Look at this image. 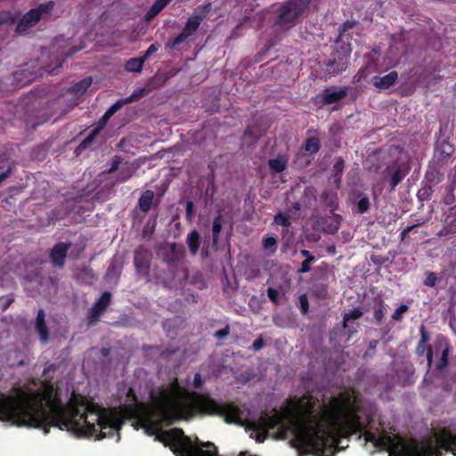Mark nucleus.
<instances>
[{
    "instance_id": "1",
    "label": "nucleus",
    "mask_w": 456,
    "mask_h": 456,
    "mask_svg": "<svg viewBox=\"0 0 456 456\" xmlns=\"http://www.w3.org/2000/svg\"><path fill=\"white\" fill-rule=\"evenodd\" d=\"M314 406L307 402L305 406L304 418L312 422L311 433L308 440L314 452L321 456H333L335 452L343 450L340 446L341 439L349 438L355 434H362L366 442L372 443L375 448L387 449L392 447L394 452L402 451L404 456H425L416 440L404 442L401 437L397 441L390 436H377L373 432L367 430L372 419L366 416L362 420L360 416L362 402L355 388H348L340 392L338 396L331 398L330 408L326 410L330 424L322 425L313 414Z\"/></svg>"
},
{
    "instance_id": "2",
    "label": "nucleus",
    "mask_w": 456,
    "mask_h": 456,
    "mask_svg": "<svg viewBox=\"0 0 456 456\" xmlns=\"http://www.w3.org/2000/svg\"><path fill=\"white\" fill-rule=\"evenodd\" d=\"M152 405L167 425L179 420H190L193 417L216 416L225 423L242 425L244 411L231 401H216L209 394L188 392L177 379L167 388L160 387L156 395H151Z\"/></svg>"
},
{
    "instance_id": "3",
    "label": "nucleus",
    "mask_w": 456,
    "mask_h": 456,
    "mask_svg": "<svg viewBox=\"0 0 456 456\" xmlns=\"http://www.w3.org/2000/svg\"><path fill=\"white\" fill-rule=\"evenodd\" d=\"M13 396L0 393V420L37 428V391Z\"/></svg>"
},
{
    "instance_id": "4",
    "label": "nucleus",
    "mask_w": 456,
    "mask_h": 456,
    "mask_svg": "<svg viewBox=\"0 0 456 456\" xmlns=\"http://www.w3.org/2000/svg\"><path fill=\"white\" fill-rule=\"evenodd\" d=\"M157 439L173 452L175 456H220L217 447L211 442H201L196 437L195 443L182 428H175L163 432ZM238 456H257L249 452H240Z\"/></svg>"
},
{
    "instance_id": "5",
    "label": "nucleus",
    "mask_w": 456,
    "mask_h": 456,
    "mask_svg": "<svg viewBox=\"0 0 456 456\" xmlns=\"http://www.w3.org/2000/svg\"><path fill=\"white\" fill-rule=\"evenodd\" d=\"M308 0H286L276 10L273 26L281 31L292 28L308 7Z\"/></svg>"
},
{
    "instance_id": "6",
    "label": "nucleus",
    "mask_w": 456,
    "mask_h": 456,
    "mask_svg": "<svg viewBox=\"0 0 456 456\" xmlns=\"http://www.w3.org/2000/svg\"><path fill=\"white\" fill-rule=\"evenodd\" d=\"M436 446L433 445L432 442L427 444L417 442V444L425 451V456H442V451L451 452L453 456H456V436H454L451 430L447 428H443L437 433L435 434ZM389 452V456H404L403 450L394 452L392 447L384 449Z\"/></svg>"
},
{
    "instance_id": "7",
    "label": "nucleus",
    "mask_w": 456,
    "mask_h": 456,
    "mask_svg": "<svg viewBox=\"0 0 456 456\" xmlns=\"http://www.w3.org/2000/svg\"><path fill=\"white\" fill-rule=\"evenodd\" d=\"M284 428V415L276 408L273 409L272 413L264 412L261 416L248 424V428L252 431L251 436L255 434L257 443H263L269 436V431Z\"/></svg>"
},
{
    "instance_id": "8",
    "label": "nucleus",
    "mask_w": 456,
    "mask_h": 456,
    "mask_svg": "<svg viewBox=\"0 0 456 456\" xmlns=\"http://www.w3.org/2000/svg\"><path fill=\"white\" fill-rule=\"evenodd\" d=\"M54 5L53 1H48L40 4L36 8L30 9L16 21L15 34L18 36L28 34L40 21L44 15L52 12Z\"/></svg>"
},
{
    "instance_id": "9",
    "label": "nucleus",
    "mask_w": 456,
    "mask_h": 456,
    "mask_svg": "<svg viewBox=\"0 0 456 456\" xmlns=\"http://www.w3.org/2000/svg\"><path fill=\"white\" fill-rule=\"evenodd\" d=\"M455 151L454 145L450 142L449 137L440 136L435 143L432 162L438 167H446L452 163V156Z\"/></svg>"
},
{
    "instance_id": "10",
    "label": "nucleus",
    "mask_w": 456,
    "mask_h": 456,
    "mask_svg": "<svg viewBox=\"0 0 456 456\" xmlns=\"http://www.w3.org/2000/svg\"><path fill=\"white\" fill-rule=\"evenodd\" d=\"M348 94V88L342 86L335 90L334 86L325 87L321 94H317L313 100L315 104L321 106L330 105L344 100Z\"/></svg>"
},
{
    "instance_id": "11",
    "label": "nucleus",
    "mask_w": 456,
    "mask_h": 456,
    "mask_svg": "<svg viewBox=\"0 0 456 456\" xmlns=\"http://www.w3.org/2000/svg\"><path fill=\"white\" fill-rule=\"evenodd\" d=\"M151 253L143 246L138 247L134 251V265L136 273L146 280L150 279Z\"/></svg>"
},
{
    "instance_id": "12",
    "label": "nucleus",
    "mask_w": 456,
    "mask_h": 456,
    "mask_svg": "<svg viewBox=\"0 0 456 456\" xmlns=\"http://www.w3.org/2000/svg\"><path fill=\"white\" fill-rule=\"evenodd\" d=\"M419 336H420V338L415 347V354L418 356H422L425 353H427L426 354L427 365L429 370V369H431L432 364H433L434 350H433L432 346L428 345V343L430 341V335L427 331L426 327L423 324H421L419 327Z\"/></svg>"
},
{
    "instance_id": "13",
    "label": "nucleus",
    "mask_w": 456,
    "mask_h": 456,
    "mask_svg": "<svg viewBox=\"0 0 456 456\" xmlns=\"http://www.w3.org/2000/svg\"><path fill=\"white\" fill-rule=\"evenodd\" d=\"M112 295L109 291H104L101 297L94 303L87 314L89 324L95 323L101 315L106 311L111 302Z\"/></svg>"
},
{
    "instance_id": "14",
    "label": "nucleus",
    "mask_w": 456,
    "mask_h": 456,
    "mask_svg": "<svg viewBox=\"0 0 456 456\" xmlns=\"http://www.w3.org/2000/svg\"><path fill=\"white\" fill-rule=\"evenodd\" d=\"M349 56L350 50H348L346 53H334L331 58L324 62V66L328 69L329 74L335 77L346 70L348 65Z\"/></svg>"
},
{
    "instance_id": "15",
    "label": "nucleus",
    "mask_w": 456,
    "mask_h": 456,
    "mask_svg": "<svg viewBox=\"0 0 456 456\" xmlns=\"http://www.w3.org/2000/svg\"><path fill=\"white\" fill-rule=\"evenodd\" d=\"M162 259L169 266H175L184 256V247L175 242L167 243L161 249Z\"/></svg>"
},
{
    "instance_id": "16",
    "label": "nucleus",
    "mask_w": 456,
    "mask_h": 456,
    "mask_svg": "<svg viewBox=\"0 0 456 456\" xmlns=\"http://www.w3.org/2000/svg\"><path fill=\"white\" fill-rule=\"evenodd\" d=\"M435 349L436 351L441 350V356L436 363L435 368L437 371H443L448 365V359L452 351V346L449 343L447 338L439 336L436 339Z\"/></svg>"
},
{
    "instance_id": "17",
    "label": "nucleus",
    "mask_w": 456,
    "mask_h": 456,
    "mask_svg": "<svg viewBox=\"0 0 456 456\" xmlns=\"http://www.w3.org/2000/svg\"><path fill=\"white\" fill-rule=\"evenodd\" d=\"M70 246V242H58L53 246L49 253V259L54 267L63 268Z\"/></svg>"
},
{
    "instance_id": "18",
    "label": "nucleus",
    "mask_w": 456,
    "mask_h": 456,
    "mask_svg": "<svg viewBox=\"0 0 456 456\" xmlns=\"http://www.w3.org/2000/svg\"><path fill=\"white\" fill-rule=\"evenodd\" d=\"M411 170V165L409 162H402L396 165L391 174L389 180L390 191H394L395 187L402 183Z\"/></svg>"
},
{
    "instance_id": "19",
    "label": "nucleus",
    "mask_w": 456,
    "mask_h": 456,
    "mask_svg": "<svg viewBox=\"0 0 456 456\" xmlns=\"http://www.w3.org/2000/svg\"><path fill=\"white\" fill-rule=\"evenodd\" d=\"M443 167L432 162V166L428 167L422 181L433 187L436 186L444 179V173L441 171Z\"/></svg>"
},
{
    "instance_id": "20",
    "label": "nucleus",
    "mask_w": 456,
    "mask_h": 456,
    "mask_svg": "<svg viewBox=\"0 0 456 456\" xmlns=\"http://www.w3.org/2000/svg\"><path fill=\"white\" fill-rule=\"evenodd\" d=\"M35 330L38 333L41 342L46 344L49 340V331L45 323V314L43 309H39L37 312Z\"/></svg>"
},
{
    "instance_id": "21",
    "label": "nucleus",
    "mask_w": 456,
    "mask_h": 456,
    "mask_svg": "<svg viewBox=\"0 0 456 456\" xmlns=\"http://www.w3.org/2000/svg\"><path fill=\"white\" fill-rule=\"evenodd\" d=\"M397 79L398 74L396 71L393 70L383 77H373L372 82L373 86L379 90H386L391 87L396 82Z\"/></svg>"
},
{
    "instance_id": "22",
    "label": "nucleus",
    "mask_w": 456,
    "mask_h": 456,
    "mask_svg": "<svg viewBox=\"0 0 456 456\" xmlns=\"http://www.w3.org/2000/svg\"><path fill=\"white\" fill-rule=\"evenodd\" d=\"M204 19L205 16H200V14L196 13L192 14L188 18L182 31L189 37L198 30Z\"/></svg>"
},
{
    "instance_id": "23",
    "label": "nucleus",
    "mask_w": 456,
    "mask_h": 456,
    "mask_svg": "<svg viewBox=\"0 0 456 456\" xmlns=\"http://www.w3.org/2000/svg\"><path fill=\"white\" fill-rule=\"evenodd\" d=\"M154 195V191L151 190H146L142 192L138 200V207L142 212L147 213L150 211L153 203Z\"/></svg>"
},
{
    "instance_id": "24",
    "label": "nucleus",
    "mask_w": 456,
    "mask_h": 456,
    "mask_svg": "<svg viewBox=\"0 0 456 456\" xmlns=\"http://www.w3.org/2000/svg\"><path fill=\"white\" fill-rule=\"evenodd\" d=\"M134 171L135 168L132 164L128 162L124 163L118 171L116 179L117 183H122L126 182L133 176Z\"/></svg>"
},
{
    "instance_id": "25",
    "label": "nucleus",
    "mask_w": 456,
    "mask_h": 456,
    "mask_svg": "<svg viewBox=\"0 0 456 456\" xmlns=\"http://www.w3.org/2000/svg\"><path fill=\"white\" fill-rule=\"evenodd\" d=\"M20 17V12H12L10 10L0 11V26H12L16 23Z\"/></svg>"
},
{
    "instance_id": "26",
    "label": "nucleus",
    "mask_w": 456,
    "mask_h": 456,
    "mask_svg": "<svg viewBox=\"0 0 456 456\" xmlns=\"http://www.w3.org/2000/svg\"><path fill=\"white\" fill-rule=\"evenodd\" d=\"M186 242L191 255H196L200 245V236L197 230H192L187 235Z\"/></svg>"
},
{
    "instance_id": "27",
    "label": "nucleus",
    "mask_w": 456,
    "mask_h": 456,
    "mask_svg": "<svg viewBox=\"0 0 456 456\" xmlns=\"http://www.w3.org/2000/svg\"><path fill=\"white\" fill-rule=\"evenodd\" d=\"M288 165V159L284 156H279L275 159H270L268 160V166L270 169L275 173H282Z\"/></svg>"
},
{
    "instance_id": "28",
    "label": "nucleus",
    "mask_w": 456,
    "mask_h": 456,
    "mask_svg": "<svg viewBox=\"0 0 456 456\" xmlns=\"http://www.w3.org/2000/svg\"><path fill=\"white\" fill-rule=\"evenodd\" d=\"M93 79L91 77H85L78 81L77 83L74 84L70 88L69 92L77 94V95H82L84 94L86 90L89 88V86L92 85Z\"/></svg>"
},
{
    "instance_id": "29",
    "label": "nucleus",
    "mask_w": 456,
    "mask_h": 456,
    "mask_svg": "<svg viewBox=\"0 0 456 456\" xmlns=\"http://www.w3.org/2000/svg\"><path fill=\"white\" fill-rule=\"evenodd\" d=\"M320 148L321 141L317 136L307 138L303 147L304 151L310 155L316 154L320 151Z\"/></svg>"
},
{
    "instance_id": "30",
    "label": "nucleus",
    "mask_w": 456,
    "mask_h": 456,
    "mask_svg": "<svg viewBox=\"0 0 456 456\" xmlns=\"http://www.w3.org/2000/svg\"><path fill=\"white\" fill-rule=\"evenodd\" d=\"M433 193L434 187L422 181L421 187L417 192L418 200L423 204L424 201L431 200Z\"/></svg>"
},
{
    "instance_id": "31",
    "label": "nucleus",
    "mask_w": 456,
    "mask_h": 456,
    "mask_svg": "<svg viewBox=\"0 0 456 456\" xmlns=\"http://www.w3.org/2000/svg\"><path fill=\"white\" fill-rule=\"evenodd\" d=\"M344 167H345L344 159L342 158H338L336 160V162L333 166V168H332V173H333L332 176L334 178V183L337 187H339V185H340L343 172H344Z\"/></svg>"
},
{
    "instance_id": "32",
    "label": "nucleus",
    "mask_w": 456,
    "mask_h": 456,
    "mask_svg": "<svg viewBox=\"0 0 456 456\" xmlns=\"http://www.w3.org/2000/svg\"><path fill=\"white\" fill-rule=\"evenodd\" d=\"M144 62L142 57L131 58L126 61L125 69L129 72H141Z\"/></svg>"
},
{
    "instance_id": "33",
    "label": "nucleus",
    "mask_w": 456,
    "mask_h": 456,
    "mask_svg": "<svg viewBox=\"0 0 456 456\" xmlns=\"http://www.w3.org/2000/svg\"><path fill=\"white\" fill-rule=\"evenodd\" d=\"M222 223L223 216L221 214H218L213 220L212 224V236H213V244L216 245L219 241V235L222 230Z\"/></svg>"
},
{
    "instance_id": "34",
    "label": "nucleus",
    "mask_w": 456,
    "mask_h": 456,
    "mask_svg": "<svg viewBox=\"0 0 456 456\" xmlns=\"http://www.w3.org/2000/svg\"><path fill=\"white\" fill-rule=\"evenodd\" d=\"M323 201L331 208L336 209L338 208L337 193L331 191H324L322 194Z\"/></svg>"
},
{
    "instance_id": "35",
    "label": "nucleus",
    "mask_w": 456,
    "mask_h": 456,
    "mask_svg": "<svg viewBox=\"0 0 456 456\" xmlns=\"http://www.w3.org/2000/svg\"><path fill=\"white\" fill-rule=\"evenodd\" d=\"M362 312L359 308H354L353 310L346 313L343 316V324L342 327L344 329L348 328V322L351 320H358L362 317Z\"/></svg>"
},
{
    "instance_id": "36",
    "label": "nucleus",
    "mask_w": 456,
    "mask_h": 456,
    "mask_svg": "<svg viewBox=\"0 0 456 456\" xmlns=\"http://www.w3.org/2000/svg\"><path fill=\"white\" fill-rule=\"evenodd\" d=\"M386 308L384 305V301L379 299L378 305H376L373 309V316L375 322L377 324H380L385 317Z\"/></svg>"
},
{
    "instance_id": "37",
    "label": "nucleus",
    "mask_w": 456,
    "mask_h": 456,
    "mask_svg": "<svg viewBox=\"0 0 456 456\" xmlns=\"http://www.w3.org/2000/svg\"><path fill=\"white\" fill-rule=\"evenodd\" d=\"M102 127L97 126L94 127L90 134L80 142L78 148L85 150L92 144L95 139V137L99 134Z\"/></svg>"
},
{
    "instance_id": "38",
    "label": "nucleus",
    "mask_w": 456,
    "mask_h": 456,
    "mask_svg": "<svg viewBox=\"0 0 456 456\" xmlns=\"http://www.w3.org/2000/svg\"><path fill=\"white\" fill-rule=\"evenodd\" d=\"M425 279L423 281V284L426 287L434 288L440 281L441 278L438 275L431 271L425 272Z\"/></svg>"
},
{
    "instance_id": "39",
    "label": "nucleus",
    "mask_w": 456,
    "mask_h": 456,
    "mask_svg": "<svg viewBox=\"0 0 456 456\" xmlns=\"http://www.w3.org/2000/svg\"><path fill=\"white\" fill-rule=\"evenodd\" d=\"M134 97H127L126 99H120L117 101L114 104H112L107 110L108 114H111L112 116L119 110L124 105L131 103L134 102Z\"/></svg>"
},
{
    "instance_id": "40",
    "label": "nucleus",
    "mask_w": 456,
    "mask_h": 456,
    "mask_svg": "<svg viewBox=\"0 0 456 456\" xmlns=\"http://www.w3.org/2000/svg\"><path fill=\"white\" fill-rule=\"evenodd\" d=\"M356 25H357V21H355V20H346V21H345L342 24V26L340 27L339 34H338L337 42L338 40H341L344 37L346 32H347L348 30L354 28Z\"/></svg>"
},
{
    "instance_id": "41",
    "label": "nucleus",
    "mask_w": 456,
    "mask_h": 456,
    "mask_svg": "<svg viewBox=\"0 0 456 456\" xmlns=\"http://www.w3.org/2000/svg\"><path fill=\"white\" fill-rule=\"evenodd\" d=\"M409 306L405 304L398 306L392 314V320L395 322H401L403 320V314L408 312Z\"/></svg>"
},
{
    "instance_id": "42",
    "label": "nucleus",
    "mask_w": 456,
    "mask_h": 456,
    "mask_svg": "<svg viewBox=\"0 0 456 456\" xmlns=\"http://www.w3.org/2000/svg\"><path fill=\"white\" fill-rule=\"evenodd\" d=\"M187 37V35L182 31L177 37L170 39L167 42V46L171 49H175L180 44L184 42Z\"/></svg>"
},
{
    "instance_id": "43",
    "label": "nucleus",
    "mask_w": 456,
    "mask_h": 456,
    "mask_svg": "<svg viewBox=\"0 0 456 456\" xmlns=\"http://www.w3.org/2000/svg\"><path fill=\"white\" fill-rule=\"evenodd\" d=\"M370 200L367 196H364L357 202V213L363 214L370 209Z\"/></svg>"
},
{
    "instance_id": "44",
    "label": "nucleus",
    "mask_w": 456,
    "mask_h": 456,
    "mask_svg": "<svg viewBox=\"0 0 456 456\" xmlns=\"http://www.w3.org/2000/svg\"><path fill=\"white\" fill-rule=\"evenodd\" d=\"M274 222L276 224L285 228L290 226L291 224L289 218L282 213H279L278 215L275 216Z\"/></svg>"
},
{
    "instance_id": "45",
    "label": "nucleus",
    "mask_w": 456,
    "mask_h": 456,
    "mask_svg": "<svg viewBox=\"0 0 456 456\" xmlns=\"http://www.w3.org/2000/svg\"><path fill=\"white\" fill-rule=\"evenodd\" d=\"M456 232V219L452 220L445 227H444L440 232V236H445L450 233H455Z\"/></svg>"
},
{
    "instance_id": "46",
    "label": "nucleus",
    "mask_w": 456,
    "mask_h": 456,
    "mask_svg": "<svg viewBox=\"0 0 456 456\" xmlns=\"http://www.w3.org/2000/svg\"><path fill=\"white\" fill-rule=\"evenodd\" d=\"M121 167V158L115 156L111 161L110 167L105 171L106 174H113L118 172Z\"/></svg>"
},
{
    "instance_id": "47",
    "label": "nucleus",
    "mask_w": 456,
    "mask_h": 456,
    "mask_svg": "<svg viewBox=\"0 0 456 456\" xmlns=\"http://www.w3.org/2000/svg\"><path fill=\"white\" fill-rule=\"evenodd\" d=\"M423 223H424V221H423V222H421V223L414 224H412V225H409V226H407L406 228H404V229L401 232V233H400V241H401V242L405 241V240H406V239L408 238V234H409L411 231H413L415 228H417V227L420 226Z\"/></svg>"
},
{
    "instance_id": "48",
    "label": "nucleus",
    "mask_w": 456,
    "mask_h": 456,
    "mask_svg": "<svg viewBox=\"0 0 456 456\" xmlns=\"http://www.w3.org/2000/svg\"><path fill=\"white\" fill-rule=\"evenodd\" d=\"M314 294L321 299H325L328 297V289L325 285H317L314 289Z\"/></svg>"
},
{
    "instance_id": "49",
    "label": "nucleus",
    "mask_w": 456,
    "mask_h": 456,
    "mask_svg": "<svg viewBox=\"0 0 456 456\" xmlns=\"http://www.w3.org/2000/svg\"><path fill=\"white\" fill-rule=\"evenodd\" d=\"M314 261H315V258L305 259L302 262L300 268L297 270V273L300 274L309 273L311 271V265Z\"/></svg>"
},
{
    "instance_id": "50",
    "label": "nucleus",
    "mask_w": 456,
    "mask_h": 456,
    "mask_svg": "<svg viewBox=\"0 0 456 456\" xmlns=\"http://www.w3.org/2000/svg\"><path fill=\"white\" fill-rule=\"evenodd\" d=\"M298 300H299L300 310H301L302 314H307L308 309H309V303H308L307 296L305 294L300 295Z\"/></svg>"
},
{
    "instance_id": "51",
    "label": "nucleus",
    "mask_w": 456,
    "mask_h": 456,
    "mask_svg": "<svg viewBox=\"0 0 456 456\" xmlns=\"http://www.w3.org/2000/svg\"><path fill=\"white\" fill-rule=\"evenodd\" d=\"M266 293L269 299L273 303V305H279V293L277 289L269 287L266 290Z\"/></svg>"
},
{
    "instance_id": "52",
    "label": "nucleus",
    "mask_w": 456,
    "mask_h": 456,
    "mask_svg": "<svg viewBox=\"0 0 456 456\" xmlns=\"http://www.w3.org/2000/svg\"><path fill=\"white\" fill-rule=\"evenodd\" d=\"M230 334V326L226 325L224 329H221L215 332L214 337L217 339H224Z\"/></svg>"
},
{
    "instance_id": "53",
    "label": "nucleus",
    "mask_w": 456,
    "mask_h": 456,
    "mask_svg": "<svg viewBox=\"0 0 456 456\" xmlns=\"http://www.w3.org/2000/svg\"><path fill=\"white\" fill-rule=\"evenodd\" d=\"M265 346V343L263 339L262 335H260L252 344V349L254 352L260 351L264 346Z\"/></svg>"
},
{
    "instance_id": "54",
    "label": "nucleus",
    "mask_w": 456,
    "mask_h": 456,
    "mask_svg": "<svg viewBox=\"0 0 456 456\" xmlns=\"http://www.w3.org/2000/svg\"><path fill=\"white\" fill-rule=\"evenodd\" d=\"M158 51V46L154 44H151L147 51L141 56L144 61H146L151 55L155 53Z\"/></svg>"
},
{
    "instance_id": "55",
    "label": "nucleus",
    "mask_w": 456,
    "mask_h": 456,
    "mask_svg": "<svg viewBox=\"0 0 456 456\" xmlns=\"http://www.w3.org/2000/svg\"><path fill=\"white\" fill-rule=\"evenodd\" d=\"M276 246V240L273 237H266L263 240V247L265 249L271 248Z\"/></svg>"
},
{
    "instance_id": "56",
    "label": "nucleus",
    "mask_w": 456,
    "mask_h": 456,
    "mask_svg": "<svg viewBox=\"0 0 456 456\" xmlns=\"http://www.w3.org/2000/svg\"><path fill=\"white\" fill-rule=\"evenodd\" d=\"M194 212V204L192 201H187L185 206V216L188 220H191Z\"/></svg>"
},
{
    "instance_id": "57",
    "label": "nucleus",
    "mask_w": 456,
    "mask_h": 456,
    "mask_svg": "<svg viewBox=\"0 0 456 456\" xmlns=\"http://www.w3.org/2000/svg\"><path fill=\"white\" fill-rule=\"evenodd\" d=\"M159 13V10H157L153 5L150 8V10L145 14V20H151L155 16H157Z\"/></svg>"
},
{
    "instance_id": "58",
    "label": "nucleus",
    "mask_w": 456,
    "mask_h": 456,
    "mask_svg": "<svg viewBox=\"0 0 456 456\" xmlns=\"http://www.w3.org/2000/svg\"><path fill=\"white\" fill-rule=\"evenodd\" d=\"M203 379L201 378V375L200 373H196L194 375L193 380H192V386L195 388H200L203 385Z\"/></svg>"
},
{
    "instance_id": "59",
    "label": "nucleus",
    "mask_w": 456,
    "mask_h": 456,
    "mask_svg": "<svg viewBox=\"0 0 456 456\" xmlns=\"http://www.w3.org/2000/svg\"><path fill=\"white\" fill-rule=\"evenodd\" d=\"M202 14H200V16H205V18L207 17V15L211 12L212 10V4L211 3H207L205 4L204 5L200 6V7Z\"/></svg>"
},
{
    "instance_id": "60",
    "label": "nucleus",
    "mask_w": 456,
    "mask_h": 456,
    "mask_svg": "<svg viewBox=\"0 0 456 456\" xmlns=\"http://www.w3.org/2000/svg\"><path fill=\"white\" fill-rule=\"evenodd\" d=\"M144 94H145V89L142 88L138 91L134 92L129 97H134V101H135V100L141 98L142 96H143Z\"/></svg>"
},
{
    "instance_id": "61",
    "label": "nucleus",
    "mask_w": 456,
    "mask_h": 456,
    "mask_svg": "<svg viewBox=\"0 0 456 456\" xmlns=\"http://www.w3.org/2000/svg\"><path fill=\"white\" fill-rule=\"evenodd\" d=\"M152 5L159 10V12L167 6L161 0H156Z\"/></svg>"
},
{
    "instance_id": "62",
    "label": "nucleus",
    "mask_w": 456,
    "mask_h": 456,
    "mask_svg": "<svg viewBox=\"0 0 456 456\" xmlns=\"http://www.w3.org/2000/svg\"><path fill=\"white\" fill-rule=\"evenodd\" d=\"M367 68H361L357 74L355 75V77H357V80L360 81L362 77L366 76Z\"/></svg>"
},
{
    "instance_id": "63",
    "label": "nucleus",
    "mask_w": 456,
    "mask_h": 456,
    "mask_svg": "<svg viewBox=\"0 0 456 456\" xmlns=\"http://www.w3.org/2000/svg\"><path fill=\"white\" fill-rule=\"evenodd\" d=\"M11 172H12L11 168H8L7 170H5L4 172H3V173L0 175V184L2 183V182H3L4 180H5L7 177H9V176H10Z\"/></svg>"
},
{
    "instance_id": "64",
    "label": "nucleus",
    "mask_w": 456,
    "mask_h": 456,
    "mask_svg": "<svg viewBox=\"0 0 456 456\" xmlns=\"http://www.w3.org/2000/svg\"><path fill=\"white\" fill-rule=\"evenodd\" d=\"M300 254L305 257V259H309V258H315L309 250L307 249H302L300 251Z\"/></svg>"
}]
</instances>
